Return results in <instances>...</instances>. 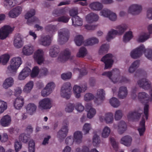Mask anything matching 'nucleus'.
Masks as SVG:
<instances>
[{
    "mask_svg": "<svg viewBox=\"0 0 152 152\" xmlns=\"http://www.w3.org/2000/svg\"><path fill=\"white\" fill-rule=\"evenodd\" d=\"M34 51L33 47L31 45H26L23 48V54L26 56H29L33 53Z\"/></svg>",
    "mask_w": 152,
    "mask_h": 152,
    "instance_id": "393cba45",
    "label": "nucleus"
},
{
    "mask_svg": "<svg viewBox=\"0 0 152 152\" xmlns=\"http://www.w3.org/2000/svg\"><path fill=\"white\" fill-rule=\"evenodd\" d=\"M52 101L46 98L41 100L39 102V107L42 109H50L52 107Z\"/></svg>",
    "mask_w": 152,
    "mask_h": 152,
    "instance_id": "9b49d317",
    "label": "nucleus"
},
{
    "mask_svg": "<svg viewBox=\"0 0 152 152\" xmlns=\"http://www.w3.org/2000/svg\"><path fill=\"white\" fill-rule=\"evenodd\" d=\"M113 74H115V77H113L112 80L114 83H115L119 81V78L120 77V72L118 69H113L112 72H104L102 73V75L106 76L110 79L112 75Z\"/></svg>",
    "mask_w": 152,
    "mask_h": 152,
    "instance_id": "423d86ee",
    "label": "nucleus"
},
{
    "mask_svg": "<svg viewBox=\"0 0 152 152\" xmlns=\"http://www.w3.org/2000/svg\"><path fill=\"white\" fill-rule=\"evenodd\" d=\"M110 104L114 107H117L120 104V102L115 97H113L109 101Z\"/></svg>",
    "mask_w": 152,
    "mask_h": 152,
    "instance_id": "37998d69",
    "label": "nucleus"
},
{
    "mask_svg": "<svg viewBox=\"0 0 152 152\" xmlns=\"http://www.w3.org/2000/svg\"><path fill=\"white\" fill-rule=\"evenodd\" d=\"M113 56L112 54L108 53L104 56L101 59V61L105 64V69L110 68L113 63L112 59Z\"/></svg>",
    "mask_w": 152,
    "mask_h": 152,
    "instance_id": "6e6552de",
    "label": "nucleus"
},
{
    "mask_svg": "<svg viewBox=\"0 0 152 152\" xmlns=\"http://www.w3.org/2000/svg\"><path fill=\"white\" fill-rule=\"evenodd\" d=\"M74 141V139L71 136L68 137L65 140L66 144L69 145H72Z\"/></svg>",
    "mask_w": 152,
    "mask_h": 152,
    "instance_id": "774afa93",
    "label": "nucleus"
},
{
    "mask_svg": "<svg viewBox=\"0 0 152 152\" xmlns=\"http://www.w3.org/2000/svg\"><path fill=\"white\" fill-rule=\"evenodd\" d=\"M14 81L12 77H8L4 81L3 84V86L5 89H7L13 85Z\"/></svg>",
    "mask_w": 152,
    "mask_h": 152,
    "instance_id": "c756f323",
    "label": "nucleus"
},
{
    "mask_svg": "<svg viewBox=\"0 0 152 152\" xmlns=\"http://www.w3.org/2000/svg\"><path fill=\"white\" fill-rule=\"evenodd\" d=\"M26 109L27 113L32 115L36 112L37 106L33 103H29L27 105Z\"/></svg>",
    "mask_w": 152,
    "mask_h": 152,
    "instance_id": "cd10ccee",
    "label": "nucleus"
},
{
    "mask_svg": "<svg viewBox=\"0 0 152 152\" xmlns=\"http://www.w3.org/2000/svg\"><path fill=\"white\" fill-rule=\"evenodd\" d=\"M83 37L81 35L76 36L75 38L74 41L76 44L78 46H80L83 42Z\"/></svg>",
    "mask_w": 152,
    "mask_h": 152,
    "instance_id": "8fccbe9b",
    "label": "nucleus"
},
{
    "mask_svg": "<svg viewBox=\"0 0 152 152\" xmlns=\"http://www.w3.org/2000/svg\"><path fill=\"white\" fill-rule=\"evenodd\" d=\"M75 108V104H74L69 103L67 104L65 108V111L67 113L72 112Z\"/></svg>",
    "mask_w": 152,
    "mask_h": 152,
    "instance_id": "5fc2aeb1",
    "label": "nucleus"
},
{
    "mask_svg": "<svg viewBox=\"0 0 152 152\" xmlns=\"http://www.w3.org/2000/svg\"><path fill=\"white\" fill-rule=\"evenodd\" d=\"M69 131V128L62 127L61 129L58 132L57 137L60 139H63L67 135Z\"/></svg>",
    "mask_w": 152,
    "mask_h": 152,
    "instance_id": "aec40b11",
    "label": "nucleus"
},
{
    "mask_svg": "<svg viewBox=\"0 0 152 152\" xmlns=\"http://www.w3.org/2000/svg\"><path fill=\"white\" fill-rule=\"evenodd\" d=\"M139 86L145 90H148L151 87V83L146 78L142 79L137 82Z\"/></svg>",
    "mask_w": 152,
    "mask_h": 152,
    "instance_id": "2eb2a0df",
    "label": "nucleus"
},
{
    "mask_svg": "<svg viewBox=\"0 0 152 152\" xmlns=\"http://www.w3.org/2000/svg\"><path fill=\"white\" fill-rule=\"evenodd\" d=\"M127 94L128 92L126 87L124 86H121L119 88L118 96L119 98L124 99L126 97Z\"/></svg>",
    "mask_w": 152,
    "mask_h": 152,
    "instance_id": "c85d7f7f",
    "label": "nucleus"
},
{
    "mask_svg": "<svg viewBox=\"0 0 152 152\" xmlns=\"http://www.w3.org/2000/svg\"><path fill=\"white\" fill-rule=\"evenodd\" d=\"M11 118L8 115H6L3 116L0 120L1 125L3 127L9 126L11 124Z\"/></svg>",
    "mask_w": 152,
    "mask_h": 152,
    "instance_id": "a211bd4d",
    "label": "nucleus"
},
{
    "mask_svg": "<svg viewBox=\"0 0 152 152\" xmlns=\"http://www.w3.org/2000/svg\"><path fill=\"white\" fill-rule=\"evenodd\" d=\"M127 28V26L126 25H124L123 26L120 25L117 26L116 28L118 29V31L113 29L109 31L106 37L107 40L110 42L111 39L115 37V35L122 34L126 30Z\"/></svg>",
    "mask_w": 152,
    "mask_h": 152,
    "instance_id": "7ed1b4c3",
    "label": "nucleus"
},
{
    "mask_svg": "<svg viewBox=\"0 0 152 152\" xmlns=\"http://www.w3.org/2000/svg\"><path fill=\"white\" fill-rule=\"evenodd\" d=\"M140 61L137 60L134 61L129 67V71L130 73H133L138 67Z\"/></svg>",
    "mask_w": 152,
    "mask_h": 152,
    "instance_id": "58836bf2",
    "label": "nucleus"
},
{
    "mask_svg": "<svg viewBox=\"0 0 152 152\" xmlns=\"http://www.w3.org/2000/svg\"><path fill=\"white\" fill-rule=\"evenodd\" d=\"M110 132V129L107 126H106L104 129L102 133V136L104 138L107 137Z\"/></svg>",
    "mask_w": 152,
    "mask_h": 152,
    "instance_id": "4d7b16f0",
    "label": "nucleus"
},
{
    "mask_svg": "<svg viewBox=\"0 0 152 152\" xmlns=\"http://www.w3.org/2000/svg\"><path fill=\"white\" fill-rule=\"evenodd\" d=\"M127 126L126 123L124 121H120L118 125V132L119 134H122L126 130Z\"/></svg>",
    "mask_w": 152,
    "mask_h": 152,
    "instance_id": "72a5a7b5",
    "label": "nucleus"
},
{
    "mask_svg": "<svg viewBox=\"0 0 152 152\" xmlns=\"http://www.w3.org/2000/svg\"><path fill=\"white\" fill-rule=\"evenodd\" d=\"M69 17L65 16H62L59 17L57 18V20L58 22H61L64 23H67L69 20Z\"/></svg>",
    "mask_w": 152,
    "mask_h": 152,
    "instance_id": "680f3d73",
    "label": "nucleus"
},
{
    "mask_svg": "<svg viewBox=\"0 0 152 152\" xmlns=\"http://www.w3.org/2000/svg\"><path fill=\"white\" fill-rule=\"evenodd\" d=\"M58 41L61 44L67 42L70 36V32L68 29L64 28L60 29L58 32Z\"/></svg>",
    "mask_w": 152,
    "mask_h": 152,
    "instance_id": "20e7f679",
    "label": "nucleus"
},
{
    "mask_svg": "<svg viewBox=\"0 0 152 152\" xmlns=\"http://www.w3.org/2000/svg\"><path fill=\"white\" fill-rule=\"evenodd\" d=\"M21 58L19 57H15L11 60V64L7 68L10 71L16 70L21 64Z\"/></svg>",
    "mask_w": 152,
    "mask_h": 152,
    "instance_id": "1a4fd4ad",
    "label": "nucleus"
},
{
    "mask_svg": "<svg viewBox=\"0 0 152 152\" xmlns=\"http://www.w3.org/2000/svg\"><path fill=\"white\" fill-rule=\"evenodd\" d=\"M71 52L69 49H66L62 51L58 58V61L64 62L70 58Z\"/></svg>",
    "mask_w": 152,
    "mask_h": 152,
    "instance_id": "4468645a",
    "label": "nucleus"
},
{
    "mask_svg": "<svg viewBox=\"0 0 152 152\" xmlns=\"http://www.w3.org/2000/svg\"><path fill=\"white\" fill-rule=\"evenodd\" d=\"M75 109L79 112L83 111L84 110V107L80 103H77L75 104Z\"/></svg>",
    "mask_w": 152,
    "mask_h": 152,
    "instance_id": "338daca9",
    "label": "nucleus"
},
{
    "mask_svg": "<svg viewBox=\"0 0 152 152\" xmlns=\"http://www.w3.org/2000/svg\"><path fill=\"white\" fill-rule=\"evenodd\" d=\"M132 140L131 137L128 135L126 136L121 139V143L126 146H129L131 145Z\"/></svg>",
    "mask_w": 152,
    "mask_h": 152,
    "instance_id": "7c9ffc66",
    "label": "nucleus"
},
{
    "mask_svg": "<svg viewBox=\"0 0 152 152\" xmlns=\"http://www.w3.org/2000/svg\"><path fill=\"white\" fill-rule=\"evenodd\" d=\"M35 14V11L34 9H31L25 15V18L27 19V23L31 25L33 23L38 21V19L35 17H33Z\"/></svg>",
    "mask_w": 152,
    "mask_h": 152,
    "instance_id": "9d476101",
    "label": "nucleus"
},
{
    "mask_svg": "<svg viewBox=\"0 0 152 152\" xmlns=\"http://www.w3.org/2000/svg\"><path fill=\"white\" fill-rule=\"evenodd\" d=\"M45 30L50 33H53L56 31V26L52 25H48L45 27Z\"/></svg>",
    "mask_w": 152,
    "mask_h": 152,
    "instance_id": "3c124183",
    "label": "nucleus"
},
{
    "mask_svg": "<svg viewBox=\"0 0 152 152\" xmlns=\"http://www.w3.org/2000/svg\"><path fill=\"white\" fill-rule=\"evenodd\" d=\"M14 29L9 25H5L0 29V39L6 38L13 31Z\"/></svg>",
    "mask_w": 152,
    "mask_h": 152,
    "instance_id": "0eeeda50",
    "label": "nucleus"
},
{
    "mask_svg": "<svg viewBox=\"0 0 152 152\" xmlns=\"http://www.w3.org/2000/svg\"><path fill=\"white\" fill-rule=\"evenodd\" d=\"M59 51L58 46H52L49 50V55L51 57H56L58 55Z\"/></svg>",
    "mask_w": 152,
    "mask_h": 152,
    "instance_id": "a878e982",
    "label": "nucleus"
},
{
    "mask_svg": "<svg viewBox=\"0 0 152 152\" xmlns=\"http://www.w3.org/2000/svg\"><path fill=\"white\" fill-rule=\"evenodd\" d=\"M7 108V103L0 100V114L2 113Z\"/></svg>",
    "mask_w": 152,
    "mask_h": 152,
    "instance_id": "864d4df0",
    "label": "nucleus"
},
{
    "mask_svg": "<svg viewBox=\"0 0 152 152\" xmlns=\"http://www.w3.org/2000/svg\"><path fill=\"white\" fill-rule=\"evenodd\" d=\"M95 43V38L93 37L89 38L86 42L85 45H92Z\"/></svg>",
    "mask_w": 152,
    "mask_h": 152,
    "instance_id": "69168bd1",
    "label": "nucleus"
},
{
    "mask_svg": "<svg viewBox=\"0 0 152 152\" xmlns=\"http://www.w3.org/2000/svg\"><path fill=\"white\" fill-rule=\"evenodd\" d=\"M15 4L14 0H4V6L7 9H10Z\"/></svg>",
    "mask_w": 152,
    "mask_h": 152,
    "instance_id": "4c0bfd02",
    "label": "nucleus"
},
{
    "mask_svg": "<svg viewBox=\"0 0 152 152\" xmlns=\"http://www.w3.org/2000/svg\"><path fill=\"white\" fill-rule=\"evenodd\" d=\"M14 45L17 48H21L23 46V38L20 34H17L15 36L14 41Z\"/></svg>",
    "mask_w": 152,
    "mask_h": 152,
    "instance_id": "f3484780",
    "label": "nucleus"
},
{
    "mask_svg": "<svg viewBox=\"0 0 152 152\" xmlns=\"http://www.w3.org/2000/svg\"><path fill=\"white\" fill-rule=\"evenodd\" d=\"M10 58L8 54H5L0 56V63L3 65H6L8 62Z\"/></svg>",
    "mask_w": 152,
    "mask_h": 152,
    "instance_id": "79ce46f5",
    "label": "nucleus"
},
{
    "mask_svg": "<svg viewBox=\"0 0 152 152\" xmlns=\"http://www.w3.org/2000/svg\"><path fill=\"white\" fill-rule=\"evenodd\" d=\"M110 140L114 149L116 151H118V143L115 141L113 138H110Z\"/></svg>",
    "mask_w": 152,
    "mask_h": 152,
    "instance_id": "bf43d9fd",
    "label": "nucleus"
},
{
    "mask_svg": "<svg viewBox=\"0 0 152 152\" xmlns=\"http://www.w3.org/2000/svg\"><path fill=\"white\" fill-rule=\"evenodd\" d=\"M74 141L77 144L81 143L82 141L83 134L80 131H77L75 132L73 134Z\"/></svg>",
    "mask_w": 152,
    "mask_h": 152,
    "instance_id": "b1692460",
    "label": "nucleus"
},
{
    "mask_svg": "<svg viewBox=\"0 0 152 152\" xmlns=\"http://www.w3.org/2000/svg\"><path fill=\"white\" fill-rule=\"evenodd\" d=\"M133 37L132 33L131 31L126 32L123 37V41L126 42L129 41Z\"/></svg>",
    "mask_w": 152,
    "mask_h": 152,
    "instance_id": "09e8293b",
    "label": "nucleus"
},
{
    "mask_svg": "<svg viewBox=\"0 0 152 152\" xmlns=\"http://www.w3.org/2000/svg\"><path fill=\"white\" fill-rule=\"evenodd\" d=\"M72 88L69 82H66L63 84L61 88V95L64 97L68 99L70 98Z\"/></svg>",
    "mask_w": 152,
    "mask_h": 152,
    "instance_id": "39448f33",
    "label": "nucleus"
},
{
    "mask_svg": "<svg viewBox=\"0 0 152 152\" xmlns=\"http://www.w3.org/2000/svg\"><path fill=\"white\" fill-rule=\"evenodd\" d=\"M72 24L75 26H81L83 24L82 19L78 16H75L72 18Z\"/></svg>",
    "mask_w": 152,
    "mask_h": 152,
    "instance_id": "2f4dec72",
    "label": "nucleus"
},
{
    "mask_svg": "<svg viewBox=\"0 0 152 152\" xmlns=\"http://www.w3.org/2000/svg\"><path fill=\"white\" fill-rule=\"evenodd\" d=\"M66 12L67 10L64 8H63L54 10L53 12V14L55 16H59L66 14Z\"/></svg>",
    "mask_w": 152,
    "mask_h": 152,
    "instance_id": "e433bc0d",
    "label": "nucleus"
},
{
    "mask_svg": "<svg viewBox=\"0 0 152 152\" xmlns=\"http://www.w3.org/2000/svg\"><path fill=\"white\" fill-rule=\"evenodd\" d=\"M34 86V83L32 81H30L26 85L23 91L26 93L29 92L32 89Z\"/></svg>",
    "mask_w": 152,
    "mask_h": 152,
    "instance_id": "a19ab883",
    "label": "nucleus"
},
{
    "mask_svg": "<svg viewBox=\"0 0 152 152\" xmlns=\"http://www.w3.org/2000/svg\"><path fill=\"white\" fill-rule=\"evenodd\" d=\"M94 98V95L91 93H88L85 94L84 99L85 101L88 102L93 100Z\"/></svg>",
    "mask_w": 152,
    "mask_h": 152,
    "instance_id": "13d9d810",
    "label": "nucleus"
},
{
    "mask_svg": "<svg viewBox=\"0 0 152 152\" xmlns=\"http://www.w3.org/2000/svg\"><path fill=\"white\" fill-rule=\"evenodd\" d=\"M91 129V125L90 124L86 123L84 125L83 128V131L85 134L88 133L89 131Z\"/></svg>",
    "mask_w": 152,
    "mask_h": 152,
    "instance_id": "6e6d98bb",
    "label": "nucleus"
},
{
    "mask_svg": "<svg viewBox=\"0 0 152 152\" xmlns=\"http://www.w3.org/2000/svg\"><path fill=\"white\" fill-rule=\"evenodd\" d=\"M24 104V99L22 96L17 98L14 102V105L15 109H20L23 107Z\"/></svg>",
    "mask_w": 152,
    "mask_h": 152,
    "instance_id": "4be33fe9",
    "label": "nucleus"
},
{
    "mask_svg": "<svg viewBox=\"0 0 152 152\" xmlns=\"http://www.w3.org/2000/svg\"><path fill=\"white\" fill-rule=\"evenodd\" d=\"M96 97V104L99 105L102 103L105 98V93L102 89L98 90Z\"/></svg>",
    "mask_w": 152,
    "mask_h": 152,
    "instance_id": "dca6fc26",
    "label": "nucleus"
},
{
    "mask_svg": "<svg viewBox=\"0 0 152 152\" xmlns=\"http://www.w3.org/2000/svg\"><path fill=\"white\" fill-rule=\"evenodd\" d=\"M113 114L111 113H108L106 114L104 120L107 123H111L113 121Z\"/></svg>",
    "mask_w": 152,
    "mask_h": 152,
    "instance_id": "49530a36",
    "label": "nucleus"
},
{
    "mask_svg": "<svg viewBox=\"0 0 152 152\" xmlns=\"http://www.w3.org/2000/svg\"><path fill=\"white\" fill-rule=\"evenodd\" d=\"M39 72V68L37 66H35L33 69L31 74V76L32 77H36Z\"/></svg>",
    "mask_w": 152,
    "mask_h": 152,
    "instance_id": "052dcab7",
    "label": "nucleus"
},
{
    "mask_svg": "<svg viewBox=\"0 0 152 152\" xmlns=\"http://www.w3.org/2000/svg\"><path fill=\"white\" fill-rule=\"evenodd\" d=\"M138 98L141 102L144 104V113L145 115L146 119L148 118L149 105L148 104L149 99V96L148 94L145 92H140L138 94Z\"/></svg>",
    "mask_w": 152,
    "mask_h": 152,
    "instance_id": "f03ea898",
    "label": "nucleus"
},
{
    "mask_svg": "<svg viewBox=\"0 0 152 152\" xmlns=\"http://www.w3.org/2000/svg\"><path fill=\"white\" fill-rule=\"evenodd\" d=\"M39 41L40 44L45 46L49 45L51 42L50 37L48 35L42 37Z\"/></svg>",
    "mask_w": 152,
    "mask_h": 152,
    "instance_id": "bb28decb",
    "label": "nucleus"
},
{
    "mask_svg": "<svg viewBox=\"0 0 152 152\" xmlns=\"http://www.w3.org/2000/svg\"><path fill=\"white\" fill-rule=\"evenodd\" d=\"M87 53V51L86 49L84 47H81L77 55L79 57L83 58L86 55Z\"/></svg>",
    "mask_w": 152,
    "mask_h": 152,
    "instance_id": "a18cd8bd",
    "label": "nucleus"
},
{
    "mask_svg": "<svg viewBox=\"0 0 152 152\" xmlns=\"http://www.w3.org/2000/svg\"><path fill=\"white\" fill-rule=\"evenodd\" d=\"M142 7L141 5L136 4L131 5L128 9V12L132 15L138 14L141 11Z\"/></svg>",
    "mask_w": 152,
    "mask_h": 152,
    "instance_id": "ddd939ff",
    "label": "nucleus"
},
{
    "mask_svg": "<svg viewBox=\"0 0 152 152\" xmlns=\"http://www.w3.org/2000/svg\"><path fill=\"white\" fill-rule=\"evenodd\" d=\"M141 116V113L136 111H134L130 112L127 115V117L130 120H134L139 119Z\"/></svg>",
    "mask_w": 152,
    "mask_h": 152,
    "instance_id": "5701e85b",
    "label": "nucleus"
},
{
    "mask_svg": "<svg viewBox=\"0 0 152 152\" xmlns=\"http://www.w3.org/2000/svg\"><path fill=\"white\" fill-rule=\"evenodd\" d=\"M86 107L88 110H89L87 116L89 118H92L95 114V110L94 108L92 107L91 104H86Z\"/></svg>",
    "mask_w": 152,
    "mask_h": 152,
    "instance_id": "f704fd0d",
    "label": "nucleus"
},
{
    "mask_svg": "<svg viewBox=\"0 0 152 152\" xmlns=\"http://www.w3.org/2000/svg\"><path fill=\"white\" fill-rule=\"evenodd\" d=\"M31 136L30 134L22 133L19 136V140L20 142L26 143L30 140Z\"/></svg>",
    "mask_w": 152,
    "mask_h": 152,
    "instance_id": "473e14b6",
    "label": "nucleus"
},
{
    "mask_svg": "<svg viewBox=\"0 0 152 152\" xmlns=\"http://www.w3.org/2000/svg\"><path fill=\"white\" fill-rule=\"evenodd\" d=\"M109 48L108 44H102L100 47L99 51V54L102 55L107 53Z\"/></svg>",
    "mask_w": 152,
    "mask_h": 152,
    "instance_id": "c9c22d12",
    "label": "nucleus"
},
{
    "mask_svg": "<svg viewBox=\"0 0 152 152\" xmlns=\"http://www.w3.org/2000/svg\"><path fill=\"white\" fill-rule=\"evenodd\" d=\"M143 53L145 54L146 57L152 61V50L145 49L143 45L133 50L131 53L130 56L132 58L136 59L140 57Z\"/></svg>",
    "mask_w": 152,
    "mask_h": 152,
    "instance_id": "f257e3e1",
    "label": "nucleus"
},
{
    "mask_svg": "<svg viewBox=\"0 0 152 152\" xmlns=\"http://www.w3.org/2000/svg\"><path fill=\"white\" fill-rule=\"evenodd\" d=\"M150 34H147L144 33L143 35L140 36L137 41L139 42H144L150 37Z\"/></svg>",
    "mask_w": 152,
    "mask_h": 152,
    "instance_id": "603ef678",
    "label": "nucleus"
},
{
    "mask_svg": "<svg viewBox=\"0 0 152 152\" xmlns=\"http://www.w3.org/2000/svg\"><path fill=\"white\" fill-rule=\"evenodd\" d=\"M31 70L28 67H26L22 70L18 76L19 80H24L30 73Z\"/></svg>",
    "mask_w": 152,
    "mask_h": 152,
    "instance_id": "412c9836",
    "label": "nucleus"
},
{
    "mask_svg": "<svg viewBox=\"0 0 152 152\" xmlns=\"http://www.w3.org/2000/svg\"><path fill=\"white\" fill-rule=\"evenodd\" d=\"M122 116V111L120 110H117L115 113V118L116 120H119L120 119Z\"/></svg>",
    "mask_w": 152,
    "mask_h": 152,
    "instance_id": "e2e57ef3",
    "label": "nucleus"
},
{
    "mask_svg": "<svg viewBox=\"0 0 152 152\" xmlns=\"http://www.w3.org/2000/svg\"><path fill=\"white\" fill-rule=\"evenodd\" d=\"M74 93L77 98H79L80 96V93L82 91L81 87L77 85H75L73 88Z\"/></svg>",
    "mask_w": 152,
    "mask_h": 152,
    "instance_id": "ea45409f",
    "label": "nucleus"
},
{
    "mask_svg": "<svg viewBox=\"0 0 152 152\" xmlns=\"http://www.w3.org/2000/svg\"><path fill=\"white\" fill-rule=\"evenodd\" d=\"M21 7L19 6L17 7L9 12V15L11 18H15L21 13Z\"/></svg>",
    "mask_w": 152,
    "mask_h": 152,
    "instance_id": "6ab92c4d",
    "label": "nucleus"
},
{
    "mask_svg": "<svg viewBox=\"0 0 152 152\" xmlns=\"http://www.w3.org/2000/svg\"><path fill=\"white\" fill-rule=\"evenodd\" d=\"M86 20L88 23H92L95 20V15L93 13H91L88 14L86 16Z\"/></svg>",
    "mask_w": 152,
    "mask_h": 152,
    "instance_id": "c03bdc74",
    "label": "nucleus"
},
{
    "mask_svg": "<svg viewBox=\"0 0 152 152\" xmlns=\"http://www.w3.org/2000/svg\"><path fill=\"white\" fill-rule=\"evenodd\" d=\"M52 92V91L45 87L42 91V95L43 96H46L49 95Z\"/></svg>",
    "mask_w": 152,
    "mask_h": 152,
    "instance_id": "0e129e2a",
    "label": "nucleus"
},
{
    "mask_svg": "<svg viewBox=\"0 0 152 152\" xmlns=\"http://www.w3.org/2000/svg\"><path fill=\"white\" fill-rule=\"evenodd\" d=\"M72 73L70 72H68L62 74L61 75V79L64 80L66 81L69 80L72 78Z\"/></svg>",
    "mask_w": 152,
    "mask_h": 152,
    "instance_id": "de8ad7c7",
    "label": "nucleus"
},
{
    "mask_svg": "<svg viewBox=\"0 0 152 152\" xmlns=\"http://www.w3.org/2000/svg\"><path fill=\"white\" fill-rule=\"evenodd\" d=\"M44 52L43 50L39 49L36 51L34 55V58L39 64L42 63L44 61Z\"/></svg>",
    "mask_w": 152,
    "mask_h": 152,
    "instance_id": "f8f14e48",
    "label": "nucleus"
}]
</instances>
